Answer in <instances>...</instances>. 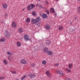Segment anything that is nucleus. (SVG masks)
Returning <instances> with one entry per match:
<instances>
[{
    "instance_id": "nucleus-10",
    "label": "nucleus",
    "mask_w": 80,
    "mask_h": 80,
    "mask_svg": "<svg viewBox=\"0 0 80 80\" xmlns=\"http://www.w3.org/2000/svg\"><path fill=\"white\" fill-rule=\"evenodd\" d=\"M5 42V38H0V42Z\"/></svg>"
},
{
    "instance_id": "nucleus-29",
    "label": "nucleus",
    "mask_w": 80,
    "mask_h": 80,
    "mask_svg": "<svg viewBox=\"0 0 80 80\" xmlns=\"http://www.w3.org/2000/svg\"><path fill=\"white\" fill-rule=\"evenodd\" d=\"M78 13H80V7L79 6L78 8Z\"/></svg>"
},
{
    "instance_id": "nucleus-30",
    "label": "nucleus",
    "mask_w": 80,
    "mask_h": 80,
    "mask_svg": "<svg viewBox=\"0 0 80 80\" xmlns=\"http://www.w3.org/2000/svg\"><path fill=\"white\" fill-rule=\"evenodd\" d=\"M51 12L52 13H54V11L53 8H51Z\"/></svg>"
},
{
    "instance_id": "nucleus-2",
    "label": "nucleus",
    "mask_w": 80,
    "mask_h": 80,
    "mask_svg": "<svg viewBox=\"0 0 80 80\" xmlns=\"http://www.w3.org/2000/svg\"><path fill=\"white\" fill-rule=\"evenodd\" d=\"M44 52L47 53L49 55H52L53 54L52 52L51 51L44 50Z\"/></svg>"
},
{
    "instance_id": "nucleus-24",
    "label": "nucleus",
    "mask_w": 80,
    "mask_h": 80,
    "mask_svg": "<svg viewBox=\"0 0 80 80\" xmlns=\"http://www.w3.org/2000/svg\"><path fill=\"white\" fill-rule=\"evenodd\" d=\"M35 63H32L31 64V67H33V68H35Z\"/></svg>"
},
{
    "instance_id": "nucleus-43",
    "label": "nucleus",
    "mask_w": 80,
    "mask_h": 80,
    "mask_svg": "<svg viewBox=\"0 0 80 80\" xmlns=\"http://www.w3.org/2000/svg\"><path fill=\"white\" fill-rule=\"evenodd\" d=\"M24 10H25V8H24V9H23L22 10V11H24Z\"/></svg>"
},
{
    "instance_id": "nucleus-37",
    "label": "nucleus",
    "mask_w": 80,
    "mask_h": 80,
    "mask_svg": "<svg viewBox=\"0 0 80 80\" xmlns=\"http://www.w3.org/2000/svg\"><path fill=\"white\" fill-rule=\"evenodd\" d=\"M45 3H46L47 4H48V2L47 1H45Z\"/></svg>"
},
{
    "instance_id": "nucleus-23",
    "label": "nucleus",
    "mask_w": 80,
    "mask_h": 80,
    "mask_svg": "<svg viewBox=\"0 0 80 80\" xmlns=\"http://www.w3.org/2000/svg\"><path fill=\"white\" fill-rule=\"evenodd\" d=\"M27 75H25L24 76H23V77L21 78V80H23L26 77H27Z\"/></svg>"
},
{
    "instance_id": "nucleus-22",
    "label": "nucleus",
    "mask_w": 80,
    "mask_h": 80,
    "mask_svg": "<svg viewBox=\"0 0 80 80\" xmlns=\"http://www.w3.org/2000/svg\"><path fill=\"white\" fill-rule=\"evenodd\" d=\"M65 70L67 72V73H69L71 72V70L68 68H66Z\"/></svg>"
},
{
    "instance_id": "nucleus-3",
    "label": "nucleus",
    "mask_w": 80,
    "mask_h": 80,
    "mask_svg": "<svg viewBox=\"0 0 80 80\" xmlns=\"http://www.w3.org/2000/svg\"><path fill=\"white\" fill-rule=\"evenodd\" d=\"M46 74L48 78H51V73H50V71H47L46 72Z\"/></svg>"
},
{
    "instance_id": "nucleus-31",
    "label": "nucleus",
    "mask_w": 80,
    "mask_h": 80,
    "mask_svg": "<svg viewBox=\"0 0 80 80\" xmlns=\"http://www.w3.org/2000/svg\"><path fill=\"white\" fill-rule=\"evenodd\" d=\"M32 14L33 15H37V14L36 13V12H35L34 11L32 12Z\"/></svg>"
},
{
    "instance_id": "nucleus-1",
    "label": "nucleus",
    "mask_w": 80,
    "mask_h": 80,
    "mask_svg": "<svg viewBox=\"0 0 80 80\" xmlns=\"http://www.w3.org/2000/svg\"><path fill=\"white\" fill-rule=\"evenodd\" d=\"M40 18L39 17H38L36 19L32 18L31 20V22L32 24H36L37 23L39 22Z\"/></svg>"
},
{
    "instance_id": "nucleus-41",
    "label": "nucleus",
    "mask_w": 80,
    "mask_h": 80,
    "mask_svg": "<svg viewBox=\"0 0 80 80\" xmlns=\"http://www.w3.org/2000/svg\"><path fill=\"white\" fill-rule=\"evenodd\" d=\"M40 8H43V7H42V6H40Z\"/></svg>"
},
{
    "instance_id": "nucleus-6",
    "label": "nucleus",
    "mask_w": 80,
    "mask_h": 80,
    "mask_svg": "<svg viewBox=\"0 0 80 80\" xmlns=\"http://www.w3.org/2000/svg\"><path fill=\"white\" fill-rule=\"evenodd\" d=\"M20 62L21 63L24 64V65H27V61H26L25 59H22L21 60Z\"/></svg>"
},
{
    "instance_id": "nucleus-42",
    "label": "nucleus",
    "mask_w": 80,
    "mask_h": 80,
    "mask_svg": "<svg viewBox=\"0 0 80 80\" xmlns=\"http://www.w3.org/2000/svg\"><path fill=\"white\" fill-rule=\"evenodd\" d=\"M74 19L75 20H76V18H74Z\"/></svg>"
},
{
    "instance_id": "nucleus-7",
    "label": "nucleus",
    "mask_w": 80,
    "mask_h": 80,
    "mask_svg": "<svg viewBox=\"0 0 80 80\" xmlns=\"http://www.w3.org/2000/svg\"><path fill=\"white\" fill-rule=\"evenodd\" d=\"M55 72L58 73V74H59V75L63 76L64 75V74L63 73V72H62L60 71L56 70Z\"/></svg>"
},
{
    "instance_id": "nucleus-12",
    "label": "nucleus",
    "mask_w": 80,
    "mask_h": 80,
    "mask_svg": "<svg viewBox=\"0 0 80 80\" xmlns=\"http://www.w3.org/2000/svg\"><path fill=\"white\" fill-rule=\"evenodd\" d=\"M2 7L4 9H6L7 8V4L4 3L2 5Z\"/></svg>"
},
{
    "instance_id": "nucleus-40",
    "label": "nucleus",
    "mask_w": 80,
    "mask_h": 80,
    "mask_svg": "<svg viewBox=\"0 0 80 80\" xmlns=\"http://www.w3.org/2000/svg\"><path fill=\"white\" fill-rule=\"evenodd\" d=\"M16 80H19V79H18V78H17L16 79Z\"/></svg>"
},
{
    "instance_id": "nucleus-34",
    "label": "nucleus",
    "mask_w": 80,
    "mask_h": 80,
    "mask_svg": "<svg viewBox=\"0 0 80 80\" xmlns=\"http://www.w3.org/2000/svg\"><path fill=\"white\" fill-rule=\"evenodd\" d=\"M58 65H59L58 64V63H55V66L58 67Z\"/></svg>"
},
{
    "instance_id": "nucleus-26",
    "label": "nucleus",
    "mask_w": 80,
    "mask_h": 80,
    "mask_svg": "<svg viewBox=\"0 0 80 80\" xmlns=\"http://www.w3.org/2000/svg\"><path fill=\"white\" fill-rule=\"evenodd\" d=\"M26 21L27 22H30V18H28L26 20Z\"/></svg>"
},
{
    "instance_id": "nucleus-27",
    "label": "nucleus",
    "mask_w": 80,
    "mask_h": 80,
    "mask_svg": "<svg viewBox=\"0 0 80 80\" xmlns=\"http://www.w3.org/2000/svg\"><path fill=\"white\" fill-rule=\"evenodd\" d=\"M8 60H9V61H11V60H12V58H11V57L10 56H8Z\"/></svg>"
},
{
    "instance_id": "nucleus-45",
    "label": "nucleus",
    "mask_w": 80,
    "mask_h": 80,
    "mask_svg": "<svg viewBox=\"0 0 80 80\" xmlns=\"http://www.w3.org/2000/svg\"><path fill=\"white\" fill-rule=\"evenodd\" d=\"M38 1H40V0H38Z\"/></svg>"
},
{
    "instance_id": "nucleus-36",
    "label": "nucleus",
    "mask_w": 80,
    "mask_h": 80,
    "mask_svg": "<svg viewBox=\"0 0 80 80\" xmlns=\"http://www.w3.org/2000/svg\"><path fill=\"white\" fill-rule=\"evenodd\" d=\"M36 7H38V6H40V5H39V4H38V3L36 5Z\"/></svg>"
},
{
    "instance_id": "nucleus-17",
    "label": "nucleus",
    "mask_w": 80,
    "mask_h": 80,
    "mask_svg": "<svg viewBox=\"0 0 80 80\" xmlns=\"http://www.w3.org/2000/svg\"><path fill=\"white\" fill-rule=\"evenodd\" d=\"M17 47H19L21 46V43L19 42H17Z\"/></svg>"
},
{
    "instance_id": "nucleus-16",
    "label": "nucleus",
    "mask_w": 80,
    "mask_h": 80,
    "mask_svg": "<svg viewBox=\"0 0 80 80\" xmlns=\"http://www.w3.org/2000/svg\"><path fill=\"white\" fill-rule=\"evenodd\" d=\"M47 15L45 14H43L42 15V17L44 18H47Z\"/></svg>"
},
{
    "instance_id": "nucleus-39",
    "label": "nucleus",
    "mask_w": 80,
    "mask_h": 80,
    "mask_svg": "<svg viewBox=\"0 0 80 80\" xmlns=\"http://www.w3.org/2000/svg\"><path fill=\"white\" fill-rule=\"evenodd\" d=\"M66 80H71L70 78L67 79Z\"/></svg>"
},
{
    "instance_id": "nucleus-19",
    "label": "nucleus",
    "mask_w": 80,
    "mask_h": 80,
    "mask_svg": "<svg viewBox=\"0 0 80 80\" xmlns=\"http://www.w3.org/2000/svg\"><path fill=\"white\" fill-rule=\"evenodd\" d=\"M42 64L43 65H45L47 64V61L45 60H44L42 62Z\"/></svg>"
},
{
    "instance_id": "nucleus-8",
    "label": "nucleus",
    "mask_w": 80,
    "mask_h": 80,
    "mask_svg": "<svg viewBox=\"0 0 80 80\" xmlns=\"http://www.w3.org/2000/svg\"><path fill=\"white\" fill-rule=\"evenodd\" d=\"M12 28H16L17 27V23L13 21L12 23Z\"/></svg>"
},
{
    "instance_id": "nucleus-11",
    "label": "nucleus",
    "mask_w": 80,
    "mask_h": 80,
    "mask_svg": "<svg viewBox=\"0 0 80 80\" xmlns=\"http://www.w3.org/2000/svg\"><path fill=\"white\" fill-rule=\"evenodd\" d=\"M50 43H51V41L50 40H48L46 41V44L48 45H50Z\"/></svg>"
},
{
    "instance_id": "nucleus-35",
    "label": "nucleus",
    "mask_w": 80,
    "mask_h": 80,
    "mask_svg": "<svg viewBox=\"0 0 80 80\" xmlns=\"http://www.w3.org/2000/svg\"><path fill=\"white\" fill-rule=\"evenodd\" d=\"M46 11L48 14H50V13H49V11H48V10H47Z\"/></svg>"
},
{
    "instance_id": "nucleus-33",
    "label": "nucleus",
    "mask_w": 80,
    "mask_h": 80,
    "mask_svg": "<svg viewBox=\"0 0 80 80\" xmlns=\"http://www.w3.org/2000/svg\"><path fill=\"white\" fill-rule=\"evenodd\" d=\"M48 50V48H45L44 49V50Z\"/></svg>"
},
{
    "instance_id": "nucleus-38",
    "label": "nucleus",
    "mask_w": 80,
    "mask_h": 80,
    "mask_svg": "<svg viewBox=\"0 0 80 80\" xmlns=\"http://www.w3.org/2000/svg\"><path fill=\"white\" fill-rule=\"evenodd\" d=\"M12 73H16V72H15V71H12Z\"/></svg>"
},
{
    "instance_id": "nucleus-47",
    "label": "nucleus",
    "mask_w": 80,
    "mask_h": 80,
    "mask_svg": "<svg viewBox=\"0 0 80 80\" xmlns=\"http://www.w3.org/2000/svg\"><path fill=\"white\" fill-rule=\"evenodd\" d=\"M72 22H71V23H71V24H72Z\"/></svg>"
},
{
    "instance_id": "nucleus-20",
    "label": "nucleus",
    "mask_w": 80,
    "mask_h": 80,
    "mask_svg": "<svg viewBox=\"0 0 80 80\" xmlns=\"http://www.w3.org/2000/svg\"><path fill=\"white\" fill-rule=\"evenodd\" d=\"M7 54H8V55H13V54H12V53L9 51L7 52Z\"/></svg>"
},
{
    "instance_id": "nucleus-4",
    "label": "nucleus",
    "mask_w": 80,
    "mask_h": 80,
    "mask_svg": "<svg viewBox=\"0 0 80 80\" xmlns=\"http://www.w3.org/2000/svg\"><path fill=\"white\" fill-rule=\"evenodd\" d=\"M5 36L7 38H9V37L10 36V32H8V31H6L5 32Z\"/></svg>"
},
{
    "instance_id": "nucleus-48",
    "label": "nucleus",
    "mask_w": 80,
    "mask_h": 80,
    "mask_svg": "<svg viewBox=\"0 0 80 80\" xmlns=\"http://www.w3.org/2000/svg\"><path fill=\"white\" fill-rule=\"evenodd\" d=\"M79 38H80V37H79Z\"/></svg>"
},
{
    "instance_id": "nucleus-9",
    "label": "nucleus",
    "mask_w": 80,
    "mask_h": 80,
    "mask_svg": "<svg viewBox=\"0 0 80 80\" xmlns=\"http://www.w3.org/2000/svg\"><path fill=\"white\" fill-rule=\"evenodd\" d=\"M27 9L29 11L31 10H32V7H31V5H28L27 7Z\"/></svg>"
},
{
    "instance_id": "nucleus-5",
    "label": "nucleus",
    "mask_w": 80,
    "mask_h": 80,
    "mask_svg": "<svg viewBox=\"0 0 80 80\" xmlns=\"http://www.w3.org/2000/svg\"><path fill=\"white\" fill-rule=\"evenodd\" d=\"M28 76L29 77H30L31 78H32L35 77V74L34 73H30L28 74Z\"/></svg>"
},
{
    "instance_id": "nucleus-28",
    "label": "nucleus",
    "mask_w": 80,
    "mask_h": 80,
    "mask_svg": "<svg viewBox=\"0 0 80 80\" xmlns=\"http://www.w3.org/2000/svg\"><path fill=\"white\" fill-rule=\"evenodd\" d=\"M31 5L32 9L33 8L35 7V6L33 4H31Z\"/></svg>"
},
{
    "instance_id": "nucleus-13",
    "label": "nucleus",
    "mask_w": 80,
    "mask_h": 80,
    "mask_svg": "<svg viewBox=\"0 0 80 80\" xmlns=\"http://www.w3.org/2000/svg\"><path fill=\"white\" fill-rule=\"evenodd\" d=\"M28 37H29L28 36V35L27 34L24 35V38L26 40H29V39L28 38Z\"/></svg>"
},
{
    "instance_id": "nucleus-14",
    "label": "nucleus",
    "mask_w": 80,
    "mask_h": 80,
    "mask_svg": "<svg viewBox=\"0 0 80 80\" xmlns=\"http://www.w3.org/2000/svg\"><path fill=\"white\" fill-rule=\"evenodd\" d=\"M3 63L4 65H7L8 62H7L6 59H4L3 60Z\"/></svg>"
},
{
    "instance_id": "nucleus-21",
    "label": "nucleus",
    "mask_w": 80,
    "mask_h": 80,
    "mask_svg": "<svg viewBox=\"0 0 80 80\" xmlns=\"http://www.w3.org/2000/svg\"><path fill=\"white\" fill-rule=\"evenodd\" d=\"M63 27L62 26L59 27L58 28V29L59 30H62L63 29Z\"/></svg>"
},
{
    "instance_id": "nucleus-25",
    "label": "nucleus",
    "mask_w": 80,
    "mask_h": 80,
    "mask_svg": "<svg viewBox=\"0 0 80 80\" xmlns=\"http://www.w3.org/2000/svg\"><path fill=\"white\" fill-rule=\"evenodd\" d=\"M72 63H69L68 64V66H69V68H70V69H71V68H72Z\"/></svg>"
},
{
    "instance_id": "nucleus-44",
    "label": "nucleus",
    "mask_w": 80,
    "mask_h": 80,
    "mask_svg": "<svg viewBox=\"0 0 80 80\" xmlns=\"http://www.w3.org/2000/svg\"><path fill=\"white\" fill-rule=\"evenodd\" d=\"M78 1H80V0H77Z\"/></svg>"
},
{
    "instance_id": "nucleus-46",
    "label": "nucleus",
    "mask_w": 80,
    "mask_h": 80,
    "mask_svg": "<svg viewBox=\"0 0 80 80\" xmlns=\"http://www.w3.org/2000/svg\"><path fill=\"white\" fill-rule=\"evenodd\" d=\"M56 0L58 1V0Z\"/></svg>"
},
{
    "instance_id": "nucleus-32",
    "label": "nucleus",
    "mask_w": 80,
    "mask_h": 80,
    "mask_svg": "<svg viewBox=\"0 0 80 80\" xmlns=\"http://www.w3.org/2000/svg\"><path fill=\"white\" fill-rule=\"evenodd\" d=\"M5 78V77H0V79H1V80H3V79H4Z\"/></svg>"
},
{
    "instance_id": "nucleus-15",
    "label": "nucleus",
    "mask_w": 80,
    "mask_h": 80,
    "mask_svg": "<svg viewBox=\"0 0 80 80\" xmlns=\"http://www.w3.org/2000/svg\"><path fill=\"white\" fill-rule=\"evenodd\" d=\"M18 33H22L23 32V29L21 28H19L18 30Z\"/></svg>"
},
{
    "instance_id": "nucleus-18",
    "label": "nucleus",
    "mask_w": 80,
    "mask_h": 80,
    "mask_svg": "<svg viewBox=\"0 0 80 80\" xmlns=\"http://www.w3.org/2000/svg\"><path fill=\"white\" fill-rule=\"evenodd\" d=\"M46 28L48 29H50V26L48 24H47L46 25Z\"/></svg>"
}]
</instances>
